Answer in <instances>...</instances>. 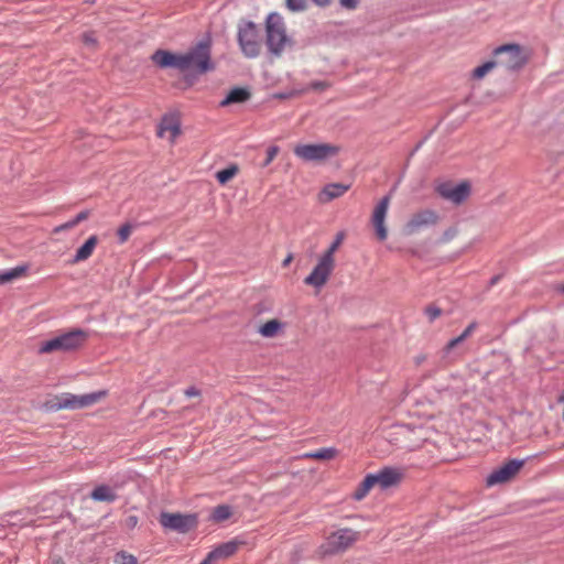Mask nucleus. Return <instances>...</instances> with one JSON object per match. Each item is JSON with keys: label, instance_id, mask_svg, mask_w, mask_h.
Masks as SVG:
<instances>
[{"label": "nucleus", "instance_id": "nucleus-1", "mask_svg": "<svg viewBox=\"0 0 564 564\" xmlns=\"http://www.w3.org/2000/svg\"><path fill=\"white\" fill-rule=\"evenodd\" d=\"M152 61L160 67H174L181 72L203 74L213 68L209 45L206 43H199L184 54L159 50L152 55Z\"/></svg>", "mask_w": 564, "mask_h": 564}, {"label": "nucleus", "instance_id": "nucleus-2", "mask_svg": "<svg viewBox=\"0 0 564 564\" xmlns=\"http://www.w3.org/2000/svg\"><path fill=\"white\" fill-rule=\"evenodd\" d=\"M265 37L269 52L275 56H281L286 48L293 46V40L288 34L284 19L275 12L267 17Z\"/></svg>", "mask_w": 564, "mask_h": 564}, {"label": "nucleus", "instance_id": "nucleus-3", "mask_svg": "<svg viewBox=\"0 0 564 564\" xmlns=\"http://www.w3.org/2000/svg\"><path fill=\"white\" fill-rule=\"evenodd\" d=\"M88 334L79 328L64 333L59 336L42 341L39 346L40 354H52L56 351L68 352L84 346Z\"/></svg>", "mask_w": 564, "mask_h": 564}, {"label": "nucleus", "instance_id": "nucleus-4", "mask_svg": "<svg viewBox=\"0 0 564 564\" xmlns=\"http://www.w3.org/2000/svg\"><path fill=\"white\" fill-rule=\"evenodd\" d=\"M107 395V391L101 390L83 395L72 393H62L46 401L45 405L48 410L57 411L62 409H83L98 403Z\"/></svg>", "mask_w": 564, "mask_h": 564}, {"label": "nucleus", "instance_id": "nucleus-5", "mask_svg": "<svg viewBox=\"0 0 564 564\" xmlns=\"http://www.w3.org/2000/svg\"><path fill=\"white\" fill-rule=\"evenodd\" d=\"M293 152L304 162L321 163L337 155L339 148L330 143H300L294 147Z\"/></svg>", "mask_w": 564, "mask_h": 564}, {"label": "nucleus", "instance_id": "nucleus-6", "mask_svg": "<svg viewBox=\"0 0 564 564\" xmlns=\"http://www.w3.org/2000/svg\"><path fill=\"white\" fill-rule=\"evenodd\" d=\"M359 539V533L352 529H339L330 533L326 541L319 546L323 555H332L345 552Z\"/></svg>", "mask_w": 564, "mask_h": 564}, {"label": "nucleus", "instance_id": "nucleus-7", "mask_svg": "<svg viewBox=\"0 0 564 564\" xmlns=\"http://www.w3.org/2000/svg\"><path fill=\"white\" fill-rule=\"evenodd\" d=\"M238 42L246 57L254 58L260 54L259 31L253 22L247 21L239 24Z\"/></svg>", "mask_w": 564, "mask_h": 564}, {"label": "nucleus", "instance_id": "nucleus-8", "mask_svg": "<svg viewBox=\"0 0 564 564\" xmlns=\"http://www.w3.org/2000/svg\"><path fill=\"white\" fill-rule=\"evenodd\" d=\"M440 221V215L436 210L425 208L413 213L403 226V232L412 236L421 230L435 226Z\"/></svg>", "mask_w": 564, "mask_h": 564}, {"label": "nucleus", "instance_id": "nucleus-9", "mask_svg": "<svg viewBox=\"0 0 564 564\" xmlns=\"http://www.w3.org/2000/svg\"><path fill=\"white\" fill-rule=\"evenodd\" d=\"M524 465L522 459H510L500 467L492 470L486 478L488 487L502 485L511 481L520 473Z\"/></svg>", "mask_w": 564, "mask_h": 564}, {"label": "nucleus", "instance_id": "nucleus-10", "mask_svg": "<svg viewBox=\"0 0 564 564\" xmlns=\"http://www.w3.org/2000/svg\"><path fill=\"white\" fill-rule=\"evenodd\" d=\"M160 523L163 528L176 531L178 533H187L197 525V518L193 514H181L162 512Z\"/></svg>", "mask_w": 564, "mask_h": 564}, {"label": "nucleus", "instance_id": "nucleus-11", "mask_svg": "<svg viewBox=\"0 0 564 564\" xmlns=\"http://www.w3.org/2000/svg\"><path fill=\"white\" fill-rule=\"evenodd\" d=\"M435 191L442 198L455 205H460L469 197L471 187L468 182L459 184L443 182L436 186Z\"/></svg>", "mask_w": 564, "mask_h": 564}, {"label": "nucleus", "instance_id": "nucleus-12", "mask_svg": "<svg viewBox=\"0 0 564 564\" xmlns=\"http://www.w3.org/2000/svg\"><path fill=\"white\" fill-rule=\"evenodd\" d=\"M335 268V259L322 254L311 274L304 279V283L317 289L324 286Z\"/></svg>", "mask_w": 564, "mask_h": 564}, {"label": "nucleus", "instance_id": "nucleus-13", "mask_svg": "<svg viewBox=\"0 0 564 564\" xmlns=\"http://www.w3.org/2000/svg\"><path fill=\"white\" fill-rule=\"evenodd\" d=\"M494 54L495 56L505 55L498 64L503 65L508 69H519L527 63L522 50L518 44L501 45L494 51Z\"/></svg>", "mask_w": 564, "mask_h": 564}, {"label": "nucleus", "instance_id": "nucleus-14", "mask_svg": "<svg viewBox=\"0 0 564 564\" xmlns=\"http://www.w3.org/2000/svg\"><path fill=\"white\" fill-rule=\"evenodd\" d=\"M390 196H384L380 199V202L376 205L372 216L371 223L375 227L377 238L380 241H384L388 237V229L386 227V217L388 214V209L390 206Z\"/></svg>", "mask_w": 564, "mask_h": 564}, {"label": "nucleus", "instance_id": "nucleus-15", "mask_svg": "<svg viewBox=\"0 0 564 564\" xmlns=\"http://www.w3.org/2000/svg\"><path fill=\"white\" fill-rule=\"evenodd\" d=\"M243 544V542L238 540H231L220 545L216 546L213 551H210L207 556L200 562V564H215L218 560H224L232 556L239 547Z\"/></svg>", "mask_w": 564, "mask_h": 564}, {"label": "nucleus", "instance_id": "nucleus-16", "mask_svg": "<svg viewBox=\"0 0 564 564\" xmlns=\"http://www.w3.org/2000/svg\"><path fill=\"white\" fill-rule=\"evenodd\" d=\"M431 436L430 431L424 426H410V435L406 436L404 443L402 444V448L406 451H416L421 448L424 443Z\"/></svg>", "mask_w": 564, "mask_h": 564}, {"label": "nucleus", "instance_id": "nucleus-17", "mask_svg": "<svg viewBox=\"0 0 564 564\" xmlns=\"http://www.w3.org/2000/svg\"><path fill=\"white\" fill-rule=\"evenodd\" d=\"M373 475L377 486L382 489L398 485L403 478L402 470L393 467H384Z\"/></svg>", "mask_w": 564, "mask_h": 564}, {"label": "nucleus", "instance_id": "nucleus-18", "mask_svg": "<svg viewBox=\"0 0 564 564\" xmlns=\"http://www.w3.org/2000/svg\"><path fill=\"white\" fill-rule=\"evenodd\" d=\"M285 324L278 318L267 321L264 324L259 326L258 333L263 338H274L283 333Z\"/></svg>", "mask_w": 564, "mask_h": 564}, {"label": "nucleus", "instance_id": "nucleus-19", "mask_svg": "<svg viewBox=\"0 0 564 564\" xmlns=\"http://www.w3.org/2000/svg\"><path fill=\"white\" fill-rule=\"evenodd\" d=\"M349 185L341 183H332L326 185L319 194V200L323 203L330 202L335 198L341 197L348 189Z\"/></svg>", "mask_w": 564, "mask_h": 564}, {"label": "nucleus", "instance_id": "nucleus-20", "mask_svg": "<svg viewBox=\"0 0 564 564\" xmlns=\"http://www.w3.org/2000/svg\"><path fill=\"white\" fill-rule=\"evenodd\" d=\"M181 133L180 124L173 119H164L158 131L160 138H167L171 143H174Z\"/></svg>", "mask_w": 564, "mask_h": 564}, {"label": "nucleus", "instance_id": "nucleus-21", "mask_svg": "<svg viewBox=\"0 0 564 564\" xmlns=\"http://www.w3.org/2000/svg\"><path fill=\"white\" fill-rule=\"evenodd\" d=\"M98 237L96 235L90 236L86 240V242L80 248L77 249L76 254L72 260V263L83 262L90 258L96 249Z\"/></svg>", "mask_w": 564, "mask_h": 564}, {"label": "nucleus", "instance_id": "nucleus-22", "mask_svg": "<svg viewBox=\"0 0 564 564\" xmlns=\"http://www.w3.org/2000/svg\"><path fill=\"white\" fill-rule=\"evenodd\" d=\"M250 91L247 88L236 87L231 89L227 97L220 101L221 107H227L232 104H242L250 99Z\"/></svg>", "mask_w": 564, "mask_h": 564}, {"label": "nucleus", "instance_id": "nucleus-23", "mask_svg": "<svg viewBox=\"0 0 564 564\" xmlns=\"http://www.w3.org/2000/svg\"><path fill=\"white\" fill-rule=\"evenodd\" d=\"M410 435V425L398 424L390 429L388 433V440L393 445L402 448V444L406 436Z\"/></svg>", "mask_w": 564, "mask_h": 564}, {"label": "nucleus", "instance_id": "nucleus-24", "mask_svg": "<svg viewBox=\"0 0 564 564\" xmlns=\"http://www.w3.org/2000/svg\"><path fill=\"white\" fill-rule=\"evenodd\" d=\"M90 498L100 502H113L117 499V495L110 486L99 485L91 491Z\"/></svg>", "mask_w": 564, "mask_h": 564}, {"label": "nucleus", "instance_id": "nucleus-25", "mask_svg": "<svg viewBox=\"0 0 564 564\" xmlns=\"http://www.w3.org/2000/svg\"><path fill=\"white\" fill-rule=\"evenodd\" d=\"M376 486L375 475L368 474L354 491L352 498L357 501L362 500Z\"/></svg>", "mask_w": 564, "mask_h": 564}, {"label": "nucleus", "instance_id": "nucleus-26", "mask_svg": "<svg viewBox=\"0 0 564 564\" xmlns=\"http://www.w3.org/2000/svg\"><path fill=\"white\" fill-rule=\"evenodd\" d=\"M338 452L334 447H324L315 452L303 454L302 458L316 460H330L337 456Z\"/></svg>", "mask_w": 564, "mask_h": 564}, {"label": "nucleus", "instance_id": "nucleus-27", "mask_svg": "<svg viewBox=\"0 0 564 564\" xmlns=\"http://www.w3.org/2000/svg\"><path fill=\"white\" fill-rule=\"evenodd\" d=\"M232 516V508L228 505H219L212 511L210 519L216 523H221Z\"/></svg>", "mask_w": 564, "mask_h": 564}, {"label": "nucleus", "instance_id": "nucleus-28", "mask_svg": "<svg viewBox=\"0 0 564 564\" xmlns=\"http://www.w3.org/2000/svg\"><path fill=\"white\" fill-rule=\"evenodd\" d=\"M239 172V169L237 165L232 164L224 170H220L216 173L217 181L225 185L228 183L231 178H234Z\"/></svg>", "mask_w": 564, "mask_h": 564}, {"label": "nucleus", "instance_id": "nucleus-29", "mask_svg": "<svg viewBox=\"0 0 564 564\" xmlns=\"http://www.w3.org/2000/svg\"><path fill=\"white\" fill-rule=\"evenodd\" d=\"M26 271L25 267H15L9 271L0 273V284L11 282L24 274Z\"/></svg>", "mask_w": 564, "mask_h": 564}, {"label": "nucleus", "instance_id": "nucleus-30", "mask_svg": "<svg viewBox=\"0 0 564 564\" xmlns=\"http://www.w3.org/2000/svg\"><path fill=\"white\" fill-rule=\"evenodd\" d=\"M498 62L495 61H488L484 63L482 65L476 67L473 70V77L476 79H481L485 77L490 70H492L497 66Z\"/></svg>", "mask_w": 564, "mask_h": 564}, {"label": "nucleus", "instance_id": "nucleus-31", "mask_svg": "<svg viewBox=\"0 0 564 564\" xmlns=\"http://www.w3.org/2000/svg\"><path fill=\"white\" fill-rule=\"evenodd\" d=\"M113 564H139L138 558L127 551H119L113 556Z\"/></svg>", "mask_w": 564, "mask_h": 564}, {"label": "nucleus", "instance_id": "nucleus-32", "mask_svg": "<svg viewBox=\"0 0 564 564\" xmlns=\"http://www.w3.org/2000/svg\"><path fill=\"white\" fill-rule=\"evenodd\" d=\"M345 238L344 232H338L336 236L335 241L329 246V248L323 253L324 256L328 257L329 259H335L334 254L341 245L343 240Z\"/></svg>", "mask_w": 564, "mask_h": 564}, {"label": "nucleus", "instance_id": "nucleus-33", "mask_svg": "<svg viewBox=\"0 0 564 564\" xmlns=\"http://www.w3.org/2000/svg\"><path fill=\"white\" fill-rule=\"evenodd\" d=\"M286 8L292 12H301L307 9L306 0H285Z\"/></svg>", "mask_w": 564, "mask_h": 564}, {"label": "nucleus", "instance_id": "nucleus-34", "mask_svg": "<svg viewBox=\"0 0 564 564\" xmlns=\"http://www.w3.org/2000/svg\"><path fill=\"white\" fill-rule=\"evenodd\" d=\"M133 227L130 224L122 225L118 231V239L120 243H124L131 236Z\"/></svg>", "mask_w": 564, "mask_h": 564}, {"label": "nucleus", "instance_id": "nucleus-35", "mask_svg": "<svg viewBox=\"0 0 564 564\" xmlns=\"http://www.w3.org/2000/svg\"><path fill=\"white\" fill-rule=\"evenodd\" d=\"M471 334L468 333L466 329L456 338H453L448 341L446 345V350L449 351L453 348H455L458 344L463 343L467 337H469Z\"/></svg>", "mask_w": 564, "mask_h": 564}, {"label": "nucleus", "instance_id": "nucleus-36", "mask_svg": "<svg viewBox=\"0 0 564 564\" xmlns=\"http://www.w3.org/2000/svg\"><path fill=\"white\" fill-rule=\"evenodd\" d=\"M471 334L468 333L466 329L456 338H453L448 341L446 345V350L449 351L453 348H455L458 344L463 343L467 337H469Z\"/></svg>", "mask_w": 564, "mask_h": 564}, {"label": "nucleus", "instance_id": "nucleus-37", "mask_svg": "<svg viewBox=\"0 0 564 564\" xmlns=\"http://www.w3.org/2000/svg\"><path fill=\"white\" fill-rule=\"evenodd\" d=\"M279 153V148L273 145V147H270L268 150H267V158L263 162V166H268L269 164H271V162L275 159V156L278 155Z\"/></svg>", "mask_w": 564, "mask_h": 564}, {"label": "nucleus", "instance_id": "nucleus-38", "mask_svg": "<svg viewBox=\"0 0 564 564\" xmlns=\"http://www.w3.org/2000/svg\"><path fill=\"white\" fill-rule=\"evenodd\" d=\"M425 314L429 317L430 322H433L434 319L441 316L442 311L436 306H429L425 308Z\"/></svg>", "mask_w": 564, "mask_h": 564}, {"label": "nucleus", "instance_id": "nucleus-39", "mask_svg": "<svg viewBox=\"0 0 564 564\" xmlns=\"http://www.w3.org/2000/svg\"><path fill=\"white\" fill-rule=\"evenodd\" d=\"M74 227H76V221L69 220V221H67L65 224H62V225L55 227L53 232L54 234H58V232L64 231V230H69L72 228H74Z\"/></svg>", "mask_w": 564, "mask_h": 564}, {"label": "nucleus", "instance_id": "nucleus-40", "mask_svg": "<svg viewBox=\"0 0 564 564\" xmlns=\"http://www.w3.org/2000/svg\"><path fill=\"white\" fill-rule=\"evenodd\" d=\"M329 87L327 82H312L310 88L314 90H325Z\"/></svg>", "mask_w": 564, "mask_h": 564}, {"label": "nucleus", "instance_id": "nucleus-41", "mask_svg": "<svg viewBox=\"0 0 564 564\" xmlns=\"http://www.w3.org/2000/svg\"><path fill=\"white\" fill-rule=\"evenodd\" d=\"M339 3L343 8L354 10L358 6V0H339Z\"/></svg>", "mask_w": 564, "mask_h": 564}, {"label": "nucleus", "instance_id": "nucleus-42", "mask_svg": "<svg viewBox=\"0 0 564 564\" xmlns=\"http://www.w3.org/2000/svg\"><path fill=\"white\" fill-rule=\"evenodd\" d=\"M457 229L456 228H449L447 229L444 235H443V241L447 242V241H451L454 237H456L457 235Z\"/></svg>", "mask_w": 564, "mask_h": 564}, {"label": "nucleus", "instance_id": "nucleus-43", "mask_svg": "<svg viewBox=\"0 0 564 564\" xmlns=\"http://www.w3.org/2000/svg\"><path fill=\"white\" fill-rule=\"evenodd\" d=\"M89 216V213L87 210H84V212H80L74 219H72L73 221H76V226L86 220Z\"/></svg>", "mask_w": 564, "mask_h": 564}, {"label": "nucleus", "instance_id": "nucleus-44", "mask_svg": "<svg viewBox=\"0 0 564 564\" xmlns=\"http://www.w3.org/2000/svg\"><path fill=\"white\" fill-rule=\"evenodd\" d=\"M84 42L88 45H95L96 39L94 37V33L84 34Z\"/></svg>", "mask_w": 564, "mask_h": 564}, {"label": "nucleus", "instance_id": "nucleus-45", "mask_svg": "<svg viewBox=\"0 0 564 564\" xmlns=\"http://www.w3.org/2000/svg\"><path fill=\"white\" fill-rule=\"evenodd\" d=\"M185 394L187 397H197L199 394V391L195 388H189L185 391Z\"/></svg>", "mask_w": 564, "mask_h": 564}, {"label": "nucleus", "instance_id": "nucleus-46", "mask_svg": "<svg viewBox=\"0 0 564 564\" xmlns=\"http://www.w3.org/2000/svg\"><path fill=\"white\" fill-rule=\"evenodd\" d=\"M318 7H327L332 0H312Z\"/></svg>", "mask_w": 564, "mask_h": 564}, {"label": "nucleus", "instance_id": "nucleus-47", "mask_svg": "<svg viewBox=\"0 0 564 564\" xmlns=\"http://www.w3.org/2000/svg\"><path fill=\"white\" fill-rule=\"evenodd\" d=\"M553 289L555 292L564 295V283H557Z\"/></svg>", "mask_w": 564, "mask_h": 564}, {"label": "nucleus", "instance_id": "nucleus-48", "mask_svg": "<svg viewBox=\"0 0 564 564\" xmlns=\"http://www.w3.org/2000/svg\"><path fill=\"white\" fill-rule=\"evenodd\" d=\"M292 260H293V254H292V253H290V254H288V257L283 260L282 265H283L284 268H285V267H288V265H290V263L292 262Z\"/></svg>", "mask_w": 564, "mask_h": 564}, {"label": "nucleus", "instance_id": "nucleus-49", "mask_svg": "<svg viewBox=\"0 0 564 564\" xmlns=\"http://www.w3.org/2000/svg\"><path fill=\"white\" fill-rule=\"evenodd\" d=\"M137 523H138V518H137V517L131 516V517H129V518H128V524H129L130 527H135V525H137Z\"/></svg>", "mask_w": 564, "mask_h": 564}, {"label": "nucleus", "instance_id": "nucleus-50", "mask_svg": "<svg viewBox=\"0 0 564 564\" xmlns=\"http://www.w3.org/2000/svg\"><path fill=\"white\" fill-rule=\"evenodd\" d=\"M477 327V323L476 322H473L470 323L467 327H466V330L470 334H473V332L476 329Z\"/></svg>", "mask_w": 564, "mask_h": 564}]
</instances>
